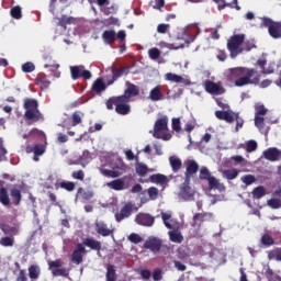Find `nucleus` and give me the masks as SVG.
Segmentation results:
<instances>
[{
    "mask_svg": "<svg viewBox=\"0 0 281 281\" xmlns=\"http://www.w3.org/2000/svg\"><path fill=\"white\" fill-rule=\"evenodd\" d=\"M147 194L151 201H156V199L159 196V190L156 187H150L147 190Z\"/></svg>",
    "mask_w": 281,
    "mask_h": 281,
    "instance_id": "nucleus-53",
    "label": "nucleus"
},
{
    "mask_svg": "<svg viewBox=\"0 0 281 281\" xmlns=\"http://www.w3.org/2000/svg\"><path fill=\"white\" fill-rule=\"evenodd\" d=\"M29 278L32 281H37L41 278V266L31 265L29 267Z\"/></svg>",
    "mask_w": 281,
    "mask_h": 281,
    "instance_id": "nucleus-26",
    "label": "nucleus"
},
{
    "mask_svg": "<svg viewBox=\"0 0 281 281\" xmlns=\"http://www.w3.org/2000/svg\"><path fill=\"white\" fill-rule=\"evenodd\" d=\"M161 218L164 221L165 226L167 227V229H172V224L168 223V221H170L172 218V214L170 213H161Z\"/></svg>",
    "mask_w": 281,
    "mask_h": 281,
    "instance_id": "nucleus-55",
    "label": "nucleus"
},
{
    "mask_svg": "<svg viewBox=\"0 0 281 281\" xmlns=\"http://www.w3.org/2000/svg\"><path fill=\"white\" fill-rule=\"evenodd\" d=\"M263 27H268L271 38H281V22H274L270 18L262 19Z\"/></svg>",
    "mask_w": 281,
    "mask_h": 281,
    "instance_id": "nucleus-7",
    "label": "nucleus"
},
{
    "mask_svg": "<svg viewBox=\"0 0 281 281\" xmlns=\"http://www.w3.org/2000/svg\"><path fill=\"white\" fill-rule=\"evenodd\" d=\"M0 229H1V232H3V234L5 236H11V237L19 236V227H16V226H10L8 224H1Z\"/></svg>",
    "mask_w": 281,
    "mask_h": 281,
    "instance_id": "nucleus-24",
    "label": "nucleus"
},
{
    "mask_svg": "<svg viewBox=\"0 0 281 281\" xmlns=\"http://www.w3.org/2000/svg\"><path fill=\"white\" fill-rule=\"evenodd\" d=\"M229 161H233L235 166H246L247 165V159L243 156H232L229 158Z\"/></svg>",
    "mask_w": 281,
    "mask_h": 281,
    "instance_id": "nucleus-47",
    "label": "nucleus"
},
{
    "mask_svg": "<svg viewBox=\"0 0 281 281\" xmlns=\"http://www.w3.org/2000/svg\"><path fill=\"white\" fill-rule=\"evenodd\" d=\"M97 234L106 238V236H113V229L109 228V225L102 221L94 223Z\"/></svg>",
    "mask_w": 281,
    "mask_h": 281,
    "instance_id": "nucleus-19",
    "label": "nucleus"
},
{
    "mask_svg": "<svg viewBox=\"0 0 281 281\" xmlns=\"http://www.w3.org/2000/svg\"><path fill=\"white\" fill-rule=\"evenodd\" d=\"M215 117L217 120H223L224 122H227L228 124H233L235 122L236 117H234V114L227 111L218 110L215 112Z\"/></svg>",
    "mask_w": 281,
    "mask_h": 281,
    "instance_id": "nucleus-22",
    "label": "nucleus"
},
{
    "mask_svg": "<svg viewBox=\"0 0 281 281\" xmlns=\"http://www.w3.org/2000/svg\"><path fill=\"white\" fill-rule=\"evenodd\" d=\"M0 203L8 207L10 205V195L8 194V189L5 187L0 188Z\"/></svg>",
    "mask_w": 281,
    "mask_h": 281,
    "instance_id": "nucleus-37",
    "label": "nucleus"
},
{
    "mask_svg": "<svg viewBox=\"0 0 281 281\" xmlns=\"http://www.w3.org/2000/svg\"><path fill=\"white\" fill-rule=\"evenodd\" d=\"M72 21H74V18L63 15L61 18L58 19V25L60 27H64V30H67V25H71Z\"/></svg>",
    "mask_w": 281,
    "mask_h": 281,
    "instance_id": "nucleus-43",
    "label": "nucleus"
},
{
    "mask_svg": "<svg viewBox=\"0 0 281 281\" xmlns=\"http://www.w3.org/2000/svg\"><path fill=\"white\" fill-rule=\"evenodd\" d=\"M268 205L272 210H280V207H281V200L272 198V199L268 200Z\"/></svg>",
    "mask_w": 281,
    "mask_h": 281,
    "instance_id": "nucleus-56",
    "label": "nucleus"
},
{
    "mask_svg": "<svg viewBox=\"0 0 281 281\" xmlns=\"http://www.w3.org/2000/svg\"><path fill=\"white\" fill-rule=\"evenodd\" d=\"M205 218H207V213H198L193 216L192 227H201L203 223H205Z\"/></svg>",
    "mask_w": 281,
    "mask_h": 281,
    "instance_id": "nucleus-36",
    "label": "nucleus"
},
{
    "mask_svg": "<svg viewBox=\"0 0 281 281\" xmlns=\"http://www.w3.org/2000/svg\"><path fill=\"white\" fill-rule=\"evenodd\" d=\"M162 245L164 243L161 239L157 237H148L144 244V249H149V251H153V254H159Z\"/></svg>",
    "mask_w": 281,
    "mask_h": 281,
    "instance_id": "nucleus-15",
    "label": "nucleus"
},
{
    "mask_svg": "<svg viewBox=\"0 0 281 281\" xmlns=\"http://www.w3.org/2000/svg\"><path fill=\"white\" fill-rule=\"evenodd\" d=\"M209 188L211 190H217L218 192H225V184L221 183V181L214 176L210 178Z\"/></svg>",
    "mask_w": 281,
    "mask_h": 281,
    "instance_id": "nucleus-28",
    "label": "nucleus"
},
{
    "mask_svg": "<svg viewBox=\"0 0 281 281\" xmlns=\"http://www.w3.org/2000/svg\"><path fill=\"white\" fill-rule=\"evenodd\" d=\"M110 168L111 169H101V175H103V177H109L110 179H117V177H122V175L126 172L124 162H112Z\"/></svg>",
    "mask_w": 281,
    "mask_h": 281,
    "instance_id": "nucleus-6",
    "label": "nucleus"
},
{
    "mask_svg": "<svg viewBox=\"0 0 281 281\" xmlns=\"http://www.w3.org/2000/svg\"><path fill=\"white\" fill-rule=\"evenodd\" d=\"M78 124H82V113L75 112L72 114V126H78Z\"/></svg>",
    "mask_w": 281,
    "mask_h": 281,
    "instance_id": "nucleus-59",
    "label": "nucleus"
},
{
    "mask_svg": "<svg viewBox=\"0 0 281 281\" xmlns=\"http://www.w3.org/2000/svg\"><path fill=\"white\" fill-rule=\"evenodd\" d=\"M169 164L172 169V172H179V170L183 168V162L179 159V157L176 156L169 157Z\"/></svg>",
    "mask_w": 281,
    "mask_h": 281,
    "instance_id": "nucleus-32",
    "label": "nucleus"
},
{
    "mask_svg": "<svg viewBox=\"0 0 281 281\" xmlns=\"http://www.w3.org/2000/svg\"><path fill=\"white\" fill-rule=\"evenodd\" d=\"M243 43H245V34H235L227 41L231 58H236L243 54Z\"/></svg>",
    "mask_w": 281,
    "mask_h": 281,
    "instance_id": "nucleus-4",
    "label": "nucleus"
},
{
    "mask_svg": "<svg viewBox=\"0 0 281 281\" xmlns=\"http://www.w3.org/2000/svg\"><path fill=\"white\" fill-rule=\"evenodd\" d=\"M252 199L260 200L262 196H267V189L263 186H259L251 191Z\"/></svg>",
    "mask_w": 281,
    "mask_h": 281,
    "instance_id": "nucleus-34",
    "label": "nucleus"
},
{
    "mask_svg": "<svg viewBox=\"0 0 281 281\" xmlns=\"http://www.w3.org/2000/svg\"><path fill=\"white\" fill-rule=\"evenodd\" d=\"M171 126L176 133H181V120L172 119Z\"/></svg>",
    "mask_w": 281,
    "mask_h": 281,
    "instance_id": "nucleus-63",
    "label": "nucleus"
},
{
    "mask_svg": "<svg viewBox=\"0 0 281 281\" xmlns=\"http://www.w3.org/2000/svg\"><path fill=\"white\" fill-rule=\"evenodd\" d=\"M72 179H77L78 181H85V171L83 170H78L74 171L71 173Z\"/></svg>",
    "mask_w": 281,
    "mask_h": 281,
    "instance_id": "nucleus-64",
    "label": "nucleus"
},
{
    "mask_svg": "<svg viewBox=\"0 0 281 281\" xmlns=\"http://www.w3.org/2000/svg\"><path fill=\"white\" fill-rule=\"evenodd\" d=\"M124 71H126V68H119L112 69V77H114V80H117L119 78H122V76H124Z\"/></svg>",
    "mask_w": 281,
    "mask_h": 281,
    "instance_id": "nucleus-61",
    "label": "nucleus"
},
{
    "mask_svg": "<svg viewBox=\"0 0 281 281\" xmlns=\"http://www.w3.org/2000/svg\"><path fill=\"white\" fill-rule=\"evenodd\" d=\"M269 260H277V262H281V248H274L268 254Z\"/></svg>",
    "mask_w": 281,
    "mask_h": 281,
    "instance_id": "nucleus-44",
    "label": "nucleus"
},
{
    "mask_svg": "<svg viewBox=\"0 0 281 281\" xmlns=\"http://www.w3.org/2000/svg\"><path fill=\"white\" fill-rule=\"evenodd\" d=\"M263 157L267 161H280L281 150L276 147H269L263 151Z\"/></svg>",
    "mask_w": 281,
    "mask_h": 281,
    "instance_id": "nucleus-20",
    "label": "nucleus"
},
{
    "mask_svg": "<svg viewBox=\"0 0 281 281\" xmlns=\"http://www.w3.org/2000/svg\"><path fill=\"white\" fill-rule=\"evenodd\" d=\"M268 111L269 110L265 108V104L258 103L255 105V115L257 116H265V114L268 113Z\"/></svg>",
    "mask_w": 281,
    "mask_h": 281,
    "instance_id": "nucleus-50",
    "label": "nucleus"
},
{
    "mask_svg": "<svg viewBox=\"0 0 281 281\" xmlns=\"http://www.w3.org/2000/svg\"><path fill=\"white\" fill-rule=\"evenodd\" d=\"M168 234H169V239L171 240V243H178V244L183 243V235H181L180 232L171 231Z\"/></svg>",
    "mask_w": 281,
    "mask_h": 281,
    "instance_id": "nucleus-39",
    "label": "nucleus"
},
{
    "mask_svg": "<svg viewBox=\"0 0 281 281\" xmlns=\"http://www.w3.org/2000/svg\"><path fill=\"white\" fill-rule=\"evenodd\" d=\"M70 74L72 80H80L82 78L83 80H91V71L85 70V66H71L70 67Z\"/></svg>",
    "mask_w": 281,
    "mask_h": 281,
    "instance_id": "nucleus-12",
    "label": "nucleus"
},
{
    "mask_svg": "<svg viewBox=\"0 0 281 281\" xmlns=\"http://www.w3.org/2000/svg\"><path fill=\"white\" fill-rule=\"evenodd\" d=\"M204 89L206 93H210L211 95H223L226 91L222 81L214 82L210 79L204 81Z\"/></svg>",
    "mask_w": 281,
    "mask_h": 281,
    "instance_id": "nucleus-10",
    "label": "nucleus"
},
{
    "mask_svg": "<svg viewBox=\"0 0 281 281\" xmlns=\"http://www.w3.org/2000/svg\"><path fill=\"white\" fill-rule=\"evenodd\" d=\"M241 181H243V183H245V186H252V183H256V176L246 175V176L241 177Z\"/></svg>",
    "mask_w": 281,
    "mask_h": 281,
    "instance_id": "nucleus-54",
    "label": "nucleus"
},
{
    "mask_svg": "<svg viewBox=\"0 0 281 281\" xmlns=\"http://www.w3.org/2000/svg\"><path fill=\"white\" fill-rule=\"evenodd\" d=\"M85 247H89V249H92V251H102V241L93 239V237H88L83 240Z\"/></svg>",
    "mask_w": 281,
    "mask_h": 281,
    "instance_id": "nucleus-21",
    "label": "nucleus"
},
{
    "mask_svg": "<svg viewBox=\"0 0 281 281\" xmlns=\"http://www.w3.org/2000/svg\"><path fill=\"white\" fill-rule=\"evenodd\" d=\"M149 181L158 186H166L168 183V177L161 173H154L149 177Z\"/></svg>",
    "mask_w": 281,
    "mask_h": 281,
    "instance_id": "nucleus-29",
    "label": "nucleus"
},
{
    "mask_svg": "<svg viewBox=\"0 0 281 281\" xmlns=\"http://www.w3.org/2000/svg\"><path fill=\"white\" fill-rule=\"evenodd\" d=\"M135 223L142 227H153L155 225V217L148 213H138L135 216Z\"/></svg>",
    "mask_w": 281,
    "mask_h": 281,
    "instance_id": "nucleus-14",
    "label": "nucleus"
},
{
    "mask_svg": "<svg viewBox=\"0 0 281 281\" xmlns=\"http://www.w3.org/2000/svg\"><path fill=\"white\" fill-rule=\"evenodd\" d=\"M276 240L273 239V237H271V235L269 234H265L261 237V244L265 247H271V245H274Z\"/></svg>",
    "mask_w": 281,
    "mask_h": 281,
    "instance_id": "nucleus-48",
    "label": "nucleus"
},
{
    "mask_svg": "<svg viewBox=\"0 0 281 281\" xmlns=\"http://www.w3.org/2000/svg\"><path fill=\"white\" fill-rule=\"evenodd\" d=\"M59 188L66 190L67 192H74L76 190V183L71 181H61Z\"/></svg>",
    "mask_w": 281,
    "mask_h": 281,
    "instance_id": "nucleus-46",
    "label": "nucleus"
},
{
    "mask_svg": "<svg viewBox=\"0 0 281 281\" xmlns=\"http://www.w3.org/2000/svg\"><path fill=\"white\" fill-rule=\"evenodd\" d=\"M126 89L122 95H119L120 102H131V98H137L139 95V87L134 83L126 82Z\"/></svg>",
    "mask_w": 281,
    "mask_h": 281,
    "instance_id": "nucleus-11",
    "label": "nucleus"
},
{
    "mask_svg": "<svg viewBox=\"0 0 281 281\" xmlns=\"http://www.w3.org/2000/svg\"><path fill=\"white\" fill-rule=\"evenodd\" d=\"M23 109L25 111L23 117L29 126L43 120V113L38 110V101L36 99H24Z\"/></svg>",
    "mask_w": 281,
    "mask_h": 281,
    "instance_id": "nucleus-2",
    "label": "nucleus"
},
{
    "mask_svg": "<svg viewBox=\"0 0 281 281\" xmlns=\"http://www.w3.org/2000/svg\"><path fill=\"white\" fill-rule=\"evenodd\" d=\"M186 166V172H184V179L187 181H192V177L199 172V164L196 160L189 159L184 161Z\"/></svg>",
    "mask_w": 281,
    "mask_h": 281,
    "instance_id": "nucleus-13",
    "label": "nucleus"
},
{
    "mask_svg": "<svg viewBox=\"0 0 281 281\" xmlns=\"http://www.w3.org/2000/svg\"><path fill=\"white\" fill-rule=\"evenodd\" d=\"M133 212H137V207H135V204H133V202L125 203L121 207L120 212L115 213L114 215L116 223H122L124 218H130Z\"/></svg>",
    "mask_w": 281,
    "mask_h": 281,
    "instance_id": "nucleus-9",
    "label": "nucleus"
},
{
    "mask_svg": "<svg viewBox=\"0 0 281 281\" xmlns=\"http://www.w3.org/2000/svg\"><path fill=\"white\" fill-rule=\"evenodd\" d=\"M168 131V116H162L160 119H157L154 124V133L153 136L156 139H164L165 142L170 139L168 135L164 134V132Z\"/></svg>",
    "mask_w": 281,
    "mask_h": 281,
    "instance_id": "nucleus-5",
    "label": "nucleus"
},
{
    "mask_svg": "<svg viewBox=\"0 0 281 281\" xmlns=\"http://www.w3.org/2000/svg\"><path fill=\"white\" fill-rule=\"evenodd\" d=\"M195 194L194 189H192V187H190V180L184 179L183 183L180 187V196L184 200V201H190V199H193Z\"/></svg>",
    "mask_w": 281,
    "mask_h": 281,
    "instance_id": "nucleus-18",
    "label": "nucleus"
},
{
    "mask_svg": "<svg viewBox=\"0 0 281 281\" xmlns=\"http://www.w3.org/2000/svg\"><path fill=\"white\" fill-rule=\"evenodd\" d=\"M256 44L254 43V41H245L241 44V49L243 52H251V49H255Z\"/></svg>",
    "mask_w": 281,
    "mask_h": 281,
    "instance_id": "nucleus-52",
    "label": "nucleus"
},
{
    "mask_svg": "<svg viewBox=\"0 0 281 281\" xmlns=\"http://www.w3.org/2000/svg\"><path fill=\"white\" fill-rule=\"evenodd\" d=\"M261 75L256 68L249 67H233L227 70V80L234 82L235 87H257L259 85L260 89H267L271 87L273 81L270 79H265L260 82Z\"/></svg>",
    "mask_w": 281,
    "mask_h": 281,
    "instance_id": "nucleus-1",
    "label": "nucleus"
},
{
    "mask_svg": "<svg viewBox=\"0 0 281 281\" xmlns=\"http://www.w3.org/2000/svg\"><path fill=\"white\" fill-rule=\"evenodd\" d=\"M10 14H11L12 19H16V20L22 19L23 13L21 11V7L16 5V7L11 8Z\"/></svg>",
    "mask_w": 281,
    "mask_h": 281,
    "instance_id": "nucleus-51",
    "label": "nucleus"
},
{
    "mask_svg": "<svg viewBox=\"0 0 281 281\" xmlns=\"http://www.w3.org/2000/svg\"><path fill=\"white\" fill-rule=\"evenodd\" d=\"M165 80H167L168 82H176V83L182 82L183 85H187V86L190 85V80L184 79L183 77L172 72H167L165 75Z\"/></svg>",
    "mask_w": 281,
    "mask_h": 281,
    "instance_id": "nucleus-23",
    "label": "nucleus"
},
{
    "mask_svg": "<svg viewBox=\"0 0 281 281\" xmlns=\"http://www.w3.org/2000/svg\"><path fill=\"white\" fill-rule=\"evenodd\" d=\"M116 280H117V272L115 270V266L109 263L106 266L105 281H116Z\"/></svg>",
    "mask_w": 281,
    "mask_h": 281,
    "instance_id": "nucleus-31",
    "label": "nucleus"
},
{
    "mask_svg": "<svg viewBox=\"0 0 281 281\" xmlns=\"http://www.w3.org/2000/svg\"><path fill=\"white\" fill-rule=\"evenodd\" d=\"M77 195L81 196V199L85 201H91V199H93V192L90 190H85L83 188L78 189Z\"/></svg>",
    "mask_w": 281,
    "mask_h": 281,
    "instance_id": "nucleus-38",
    "label": "nucleus"
},
{
    "mask_svg": "<svg viewBox=\"0 0 281 281\" xmlns=\"http://www.w3.org/2000/svg\"><path fill=\"white\" fill-rule=\"evenodd\" d=\"M91 90H92L94 93H102V91H106V83H104V79L98 78V79L93 82Z\"/></svg>",
    "mask_w": 281,
    "mask_h": 281,
    "instance_id": "nucleus-30",
    "label": "nucleus"
},
{
    "mask_svg": "<svg viewBox=\"0 0 281 281\" xmlns=\"http://www.w3.org/2000/svg\"><path fill=\"white\" fill-rule=\"evenodd\" d=\"M136 173L138 177H146L148 175V166L137 162L136 164Z\"/></svg>",
    "mask_w": 281,
    "mask_h": 281,
    "instance_id": "nucleus-42",
    "label": "nucleus"
},
{
    "mask_svg": "<svg viewBox=\"0 0 281 281\" xmlns=\"http://www.w3.org/2000/svg\"><path fill=\"white\" fill-rule=\"evenodd\" d=\"M213 177L214 176H212L210 169H207L206 167L201 168L199 176V179H201V181H210V179H212Z\"/></svg>",
    "mask_w": 281,
    "mask_h": 281,
    "instance_id": "nucleus-41",
    "label": "nucleus"
},
{
    "mask_svg": "<svg viewBox=\"0 0 281 281\" xmlns=\"http://www.w3.org/2000/svg\"><path fill=\"white\" fill-rule=\"evenodd\" d=\"M255 126L257 128H265V116L255 115Z\"/></svg>",
    "mask_w": 281,
    "mask_h": 281,
    "instance_id": "nucleus-62",
    "label": "nucleus"
},
{
    "mask_svg": "<svg viewBox=\"0 0 281 281\" xmlns=\"http://www.w3.org/2000/svg\"><path fill=\"white\" fill-rule=\"evenodd\" d=\"M258 149V143L256 140H248L246 144V153H254Z\"/></svg>",
    "mask_w": 281,
    "mask_h": 281,
    "instance_id": "nucleus-58",
    "label": "nucleus"
},
{
    "mask_svg": "<svg viewBox=\"0 0 281 281\" xmlns=\"http://www.w3.org/2000/svg\"><path fill=\"white\" fill-rule=\"evenodd\" d=\"M131 101H120L119 97H111L105 102V106L108 111H113V106H115V112L117 115H128L131 113V105L128 104Z\"/></svg>",
    "mask_w": 281,
    "mask_h": 281,
    "instance_id": "nucleus-3",
    "label": "nucleus"
},
{
    "mask_svg": "<svg viewBox=\"0 0 281 281\" xmlns=\"http://www.w3.org/2000/svg\"><path fill=\"white\" fill-rule=\"evenodd\" d=\"M215 3H217L218 10H225V8H236L237 10H240V7L238 5V0H233L232 4L226 3L225 0H213Z\"/></svg>",
    "mask_w": 281,
    "mask_h": 281,
    "instance_id": "nucleus-35",
    "label": "nucleus"
},
{
    "mask_svg": "<svg viewBox=\"0 0 281 281\" xmlns=\"http://www.w3.org/2000/svg\"><path fill=\"white\" fill-rule=\"evenodd\" d=\"M10 196L12 199L13 205H21V200L23 195L21 194V190L13 188L10 190Z\"/></svg>",
    "mask_w": 281,
    "mask_h": 281,
    "instance_id": "nucleus-33",
    "label": "nucleus"
},
{
    "mask_svg": "<svg viewBox=\"0 0 281 281\" xmlns=\"http://www.w3.org/2000/svg\"><path fill=\"white\" fill-rule=\"evenodd\" d=\"M85 254H87V248H85V245L77 244V247L70 257L71 262H74V265H82Z\"/></svg>",
    "mask_w": 281,
    "mask_h": 281,
    "instance_id": "nucleus-17",
    "label": "nucleus"
},
{
    "mask_svg": "<svg viewBox=\"0 0 281 281\" xmlns=\"http://www.w3.org/2000/svg\"><path fill=\"white\" fill-rule=\"evenodd\" d=\"M1 247H14V237L5 236L0 238Z\"/></svg>",
    "mask_w": 281,
    "mask_h": 281,
    "instance_id": "nucleus-45",
    "label": "nucleus"
},
{
    "mask_svg": "<svg viewBox=\"0 0 281 281\" xmlns=\"http://www.w3.org/2000/svg\"><path fill=\"white\" fill-rule=\"evenodd\" d=\"M34 69H36V66H34L32 61H27L24 65H22V71H24V74H32Z\"/></svg>",
    "mask_w": 281,
    "mask_h": 281,
    "instance_id": "nucleus-57",
    "label": "nucleus"
},
{
    "mask_svg": "<svg viewBox=\"0 0 281 281\" xmlns=\"http://www.w3.org/2000/svg\"><path fill=\"white\" fill-rule=\"evenodd\" d=\"M133 177L131 175L125 176L123 179H115L110 182H108V188L111 190H115L116 192H120L122 190H126V183L124 181H132Z\"/></svg>",
    "mask_w": 281,
    "mask_h": 281,
    "instance_id": "nucleus-16",
    "label": "nucleus"
},
{
    "mask_svg": "<svg viewBox=\"0 0 281 281\" xmlns=\"http://www.w3.org/2000/svg\"><path fill=\"white\" fill-rule=\"evenodd\" d=\"M33 153L35 156H42V155H45V146L44 145H41V144H37L33 147Z\"/></svg>",
    "mask_w": 281,
    "mask_h": 281,
    "instance_id": "nucleus-60",
    "label": "nucleus"
},
{
    "mask_svg": "<svg viewBox=\"0 0 281 281\" xmlns=\"http://www.w3.org/2000/svg\"><path fill=\"white\" fill-rule=\"evenodd\" d=\"M149 99L151 100V102H159L160 100H164V94L161 93V86H156L150 90Z\"/></svg>",
    "mask_w": 281,
    "mask_h": 281,
    "instance_id": "nucleus-25",
    "label": "nucleus"
},
{
    "mask_svg": "<svg viewBox=\"0 0 281 281\" xmlns=\"http://www.w3.org/2000/svg\"><path fill=\"white\" fill-rule=\"evenodd\" d=\"M48 269L52 271L54 278H69V271H67V268H63V261L60 259L48 261Z\"/></svg>",
    "mask_w": 281,
    "mask_h": 281,
    "instance_id": "nucleus-8",
    "label": "nucleus"
},
{
    "mask_svg": "<svg viewBox=\"0 0 281 281\" xmlns=\"http://www.w3.org/2000/svg\"><path fill=\"white\" fill-rule=\"evenodd\" d=\"M222 175L224 179L233 181V179H236V177H238V171L236 169H226L222 172Z\"/></svg>",
    "mask_w": 281,
    "mask_h": 281,
    "instance_id": "nucleus-40",
    "label": "nucleus"
},
{
    "mask_svg": "<svg viewBox=\"0 0 281 281\" xmlns=\"http://www.w3.org/2000/svg\"><path fill=\"white\" fill-rule=\"evenodd\" d=\"M115 38H117V33H115L113 30L104 31L102 33V40L108 45H113V43H115Z\"/></svg>",
    "mask_w": 281,
    "mask_h": 281,
    "instance_id": "nucleus-27",
    "label": "nucleus"
},
{
    "mask_svg": "<svg viewBox=\"0 0 281 281\" xmlns=\"http://www.w3.org/2000/svg\"><path fill=\"white\" fill-rule=\"evenodd\" d=\"M148 56L151 60H159L161 57V50L159 48L154 47L148 50Z\"/></svg>",
    "mask_w": 281,
    "mask_h": 281,
    "instance_id": "nucleus-49",
    "label": "nucleus"
}]
</instances>
